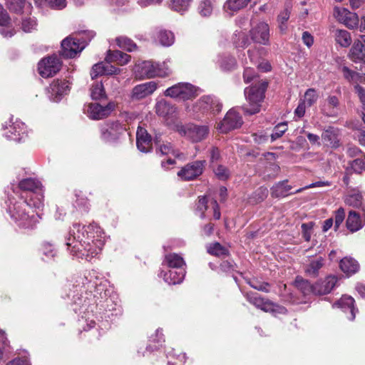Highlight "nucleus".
<instances>
[{"label": "nucleus", "mask_w": 365, "mask_h": 365, "mask_svg": "<svg viewBox=\"0 0 365 365\" xmlns=\"http://www.w3.org/2000/svg\"><path fill=\"white\" fill-rule=\"evenodd\" d=\"M101 232L100 228L96 225H89L87 227L80 224H73L70 231V237L67 240L66 245L73 255L83 258H93L102 250L104 242L94 235Z\"/></svg>", "instance_id": "f257e3e1"}, {"label": "nucleus", "mask_w": 365, "mask_h": 365, "mask_svg": "<svg viewBox=\"0 0 365 365\" xmlns=\"http://www.w3.org/2000/svg\"><path fill=\"white\" fill-rule=\"evenodd\" d=\"M41 208L43 207V195H39L36 200L33 201L31 197L29 200H26L24 204L15 205L13 210H11V217L19 224V226L24 228H31L38 222V217L34 215H30L26 208L30 207Z\"/></svg>", "instance_id": "f03ea898"}, {"label": "nucleus", "mask_w": 365, "mask_h": 365, "mask_svg": "<svg viewBox=\"0 0 365 365\" xmlns=\"http://www.w3.org/2000/svg\"><path fill=\"white\" fill-rule=\"evenodd\" d=\"M267 88V82L262 80L245 89V96L248 102V106L242 107L245 113L253 115L260 111Z\"/></svg>", "instance_id": "7ed1b4c3"}, {"label": "nucleus", "mask_w": 365, "mask_h": 365, "mask_svg": "<svg viewBox=\"0 0 365 365\" xmlns=\"http://www.w3.org/2000/svg\"><path fill=\"white\" fill-rule=\"evenodd\" d=\"M93 37L92 32L85 33L80 37H66L61 42V54L65 58H74L83 51Z\"/></svg>", "instance_id": "20e7f679"}, {"label": "nucleus", "mask_w": 365, "mask_h": 365, "mask_svg": "<svg viewBox=\"0 0 365 365\" xmlns=\"http://www.w3.org/2000/svg\"><path fill=\"white\" fill-rule=\"evenodd\" d=\"M246 299L255 306L264 312L284 314L287 312L286 309L269 299L261 297L255 292H246L245 294Z\"/></svg>", "instance_id": "39448f33"}, {"label": "nucleus", "mask_w": 365, "mask_h": 365, "mask_svg": "<svg viewBox=\"0 0 365 365\" xmlns=\"http://www.w3.org/2000/svg\"><path fill=\"white\" fill-rule=\"evenodd\" d=\"M177 131L182 136L185 137L193 143L202 141L209 133V128L205 125L189 123L177 125Z\"/></svg>", "instance_id": "423d86ee"}, {"label": "nucleus", "mask_w": 365, "mask_h": 365, "mask_svg": "<svg viewBox=\"0 0 365 365\" xmlns=\"http://www.w3.org/2000/svg\"><path fill=\"white\" fill-rule=\"evenodd\" d=\"M125 125L118 121H108L101 127V138L106 143H115L126 132Z\"/></svg>", "instance_id": "0eeeda50"}, {"label": "nucleus", "mask_w": 365, "mask_h": 365, "mask_svg": "<svg viewBox=\"0 0 365 365\" xmlns=\"http://www.w3.org/2000/svg\"><path fill=\"white\" fill-rule=\"evenodd\" d=\"M197 89L190 83H179L165 91V95L182 101L190 100L197 96Z\"/></svg>", "instance_id": "6e6552de"}, {"label": "nucleus", "mask_w": 365, "mask_h": 365, "mask_svg": "<svg viewBox=\"0 0 365 365\" xmlns=\"http://www.w3.org/2000/svg\"><path fill=\"white\" fill-rule=\"evenodd\" d=\"M61 61L56 55L43 58L38 65V71L43 78H49L56 75L61 68Z\"/></svg>", "instance_id": "1a4fd4ad"}, {"label": "nucleus", "mask_w": 365, "mask_h": 365, "mask_svg": "<svg viewBox=\"0 0 365 365\" xmlns=\"http://www.w3.org/2000/svg\"><path fill=\"white\" fill-rule=\"evenodd\" d=\"M333 15L338 21L344 24L349 29L358 28L359 16L356 13L351 12L344 7L335 6Z\"/></svg>", "instance_id": "9d476101"}, {"label": "nucleus", "mask_w": 365, "mask_h": 365, "mask_svg": "<svg viewBox=\"0 0 365 365\" xmlns=\"http://www.w3.org/2000/svg\"><path fill=\"white\" fill-rule=\"evenodd\" d=\"M134 73L135 77L139 79L151 78L162 76L158 64L148 61L135 64Z\"/></svg>", "instance_id": "9b49d317"}, {"label": "nucleus", "mask_w": 365, "mask_h": 365, "mask_svg": "<svg viewBox=\"0 0 365 365\" xmlns=\"http://www.w3.org/2000/svg\"><path fill=\"white\" fill-rule=\"evenodd\" d=\"M205 160H196L182 167L178 173V177L183 180H192L202 175Z\"/></svg>", "instance_id": "f8f14e48"}, {"label": "nucleus", "mask_w": 365, "mask_h": 365, "mask_svg": "<svg viewBox=\"0 0 365 365\" xmlns=\"http://www.w3.org/2000/svg\"><path fill=\"white\" fill-rule=\"evenodd\" d=\"M250 34L255 43L264 46L269 44L270 30L266 22H259L250 30Z\"/></svg>", "instance_id": "ddd939ff"}, {"label": "nucleus", "mask_w": 365, "mask_h": 365, "mask_svg": "<svg viewBox=\"0 0 365 365\" xmlns=\"http://www.w3.org/2000/svg\"><path fill=\"white\" fill-rule=\"evenodd\" d=\"M114 108L115 104L111 102L104 106L98 103H92L88 105L86 112L90 118L100 120L109 116Z\"/></svg>", "instance_id": "4468645a"}, {"label": "nucleus", "mask_w": 365, "mask_h": 365, "mask_svg": "<svg viewBox=\"0 0 365 365\" xmlns=\"http://www.w3.org/2000/svg\"><path fill=\"white\" fill-rule=\"evenodd\" d=\"M348 57L356 63L365 61V34L360 35L354 40L349 49Z\"/></svg>", "instance_id": "2eb2a0df"}, {"label": "nucleus", "mask_w": 365, "mask_h": 365, "mask_svg": "<svg viewBox=\"0 0 365 365\" xmlns=\"http://www.w3.org/2000/svg\"><path fill=\"white\" fill-rule=\"evenodd\" d=\"M242 124V117L235 110H230L223 120L221 122L219 129L222 133H227L231 130L240 127Z\"/></svg>", "instance_id": "dca6fc26"}, {"label": "nucleus", "mask_w": 365, "mask_h": 365, "mask_svg": "<svg viewBox=\"0 0 365 365\" xmlns=\"http://www.w3.org/2000/svg\"><path fill=\"white\" fill-rule=\"evenodd\" d=\"M157 88V84L154 81H150L135 86L133 88L131 98L134 100H140L152 94Z\"/></svg>", "instance_id": "f3484780"}, {"label": "nucleus", "mask_w": 365, "mask_h": 365, "mask_svg": "<svg viewBox=\"0 0 365 365\" xmlns=\"http://www.w3.org/2000/svg\"><path fill=\"white\" fill-rule=\"evenodd\" d=\"M337 278L334 276H329L324 280L318 282L313 285V292L315 294L324 295L329 293L335 287Z\"/></svg>", "instance_id": "a211bd4d"}, {"label": "nucleus", "mask_w": 365, "mask_h": 365, "mask_svg": "<svg viewBox=\"0 0 365 365\" xmlns=\"http://www.w3.org/2000/svg\"><path fill=\"white\" fill-rule=\"evenodd\" d=\"M136 144L139 150L148 153L151 150V138L147 130L138 127L136 132Z\"/></svg>", "instance_id": "6ab92c4d"}, {"label": "nucleus", "mask_w": 365, "mask_h": 365, "mask_svg": "<svg viewBox=\"0 0 365 365\" xmlns=\"http://www.w3.org/2000/svg\"><path fill=\"white\" fill-rule=\"evenodd\" d=\"M339 100L335 96H329L322 105V111L327 116H336L339 110Z\"/></svg>", "instance_id": "aec40b11"}, {"label": "nucleus", "mask_w": 365, "mask_h": 365, "mask_svg": "<svg viewBox=\"0 0 365 365\" xmlns=\"http://www.w3.org/2000/svg\"><path fill=\"white\" fill-rule=\"evenodd\" d=\"M364 225L365 219L362 218L356 211H349L346 220V226L350 232H355L359 231L364 226Z\"/></svg>", "instance_id": "412c9836"}, {"label": "nucleus", "mask_w": 365, "mask_h": 365, "mask_svg": "<svg viewBox=\"0 0 365 365\" xmlns=\"http://www.w3.org/2000/svg\"><path fill=\"white\" fill-rule=\"evenodd\" d=\"M200 106L205 110H210L213 113H219L222 109V104L212 96H205L199 101Z\"/></svg>", "instance_id": "4be33fe9"}, {"label": "nucleus", "mask_w": 365, "mask_h": 365, "mask_svg": "<svg viewBox=\"0 0 365 365\" xmlns=\"http://www.w3.org/2000/svg\"><path fill=\"white\" fill-rule=\"evenodd\" d=\"M131 56L125 53L118 50H108L106 56V61L108 63H116L120 66H123L129 63Z\"/></svg>", "instance_id": "5701e85b"}, {"label": "nucleus", "mask_w": 365, "mask_h": 365, "mask_svg": "<svg viewBox=\"0 0 365 365\" xmlns=\"http://www.w3.org/2000/svg\"><path fill=\"white\" fill-rule=\"evenodd\" d=\"M287 180H283L275 183L271 187V195L273 197H284L289 195L295 194L294 192H290L292 187L287 184Z\"/></svg>", "instance_id": "b1692460"}, {"label": "nucleus", "mask_w": 365, "mask_h": 365, "mask_svg": "<svg viewBox=\"0 0 365 365\" xmlns=\"http://www.w3.org/2000/svg\"><path fill=\"white\" fill-rule=\"evenodd\" d=\"M354 304V298L349 296H343L336 303L334 304V306L341 308L344 311H349L350 316H349L348 318L349 320L352 321L355 319L356 315Z\"/></svg>", "instance_id": "393cba45"}, {"label": "nucleus", "mask_w": 365, "mask_h": 365, "mask_svg": "<svg viewBox=\"0 0 365 365\" xmlns=\"http://www.w3.org/2000/svg\"><path fill=\"white\" fill-rule=\"evenodd\" d=\"M170 269L164 274V279L169 284H180L184 279L185 272L184 269Z\"/></svg>", "instance_id": "a878e982"}, {"label": "nucleus", "mask_w": 365, "mask_h": 365, "mask_svg": "<svg viewBox=\"0 0 365 365\" xmlns=\"http://www.w3.org/2000/svg\"><path fill=\"white\" fill-rule=\"evenodd\" d=\"M164 263L173 269H182L183 266L185 265L183 258L176 253L166 255L165 256Z\"/></svg>", "instance_id": "bb28decb"}, {"label": "nucleus", "mask_w": 365, "mask_h": 365, "mask_svg": "<svg viewBox=\"0 0 365 365\" xmlns=\"http://www.w3.org/2000/svg\"><path fill=\"white\" fill-rule=\"evenodd\" d=\"M324 259L319 257L314 259L305 267V272L312 277H317L319 275V269L324 266Z\"/></svg>", "instance_id": "cd10ccee"}, {"label": "nucleus", "mask_w": 365, "mask_h": 365, "mask_svg": "<svg viewBox=\"0 0 365 365\" xmlns=\"http://www.w3.org/2000/svg\"><path fill=\"white\" fill-rule=\"evenodd\" d=\"M19 187L24 191L36 192L41 190V183L34 178H26L19 182Z\"/></svg>", "instance_id": "c85d7f7f"}, {"label": "nucleus", "mask_w": 365, "mask_h": 365, "mask_svg": "<svg viewBox=\"0 0 365 365\" xmlns=\"http://www.w3.org/2000/svg\"><path fill=\"white\" fill-rule=\"evenodd\" d=\"M340 268L344 273L349 275L356 273L359 269V265L354 259L344 257L340 262Z\"/></svg>", "instance_id": "c756f323"}, {"label": "nucleus", "mask_w": 365, "mask_h": 365, "mask_svg": "<svg viewBox=\"0 0 365 365\" xmlns=\"http://www.w3.org/2000/svg\"><path fill=\"white\" fill-rule=\"evenodd\" d=\"M24 135V125L21 123H16L9 127L6 137L11 140L19 141Z\"/></svg>", "instance_id": "7c9ffc66"}, {"label": "nucleus", "mask_w": 365, "mask_h": 365, "mask_svg": "<svg viewBox=\"0 0 365 365\" xmlns=\"http://www.w3.org/2000/svg\"><path fill=\"white\" fill-rule=\"evenodd\" d=\"M349 165L346 168V174H351L352 172L361 173L365 170V156L364 158H357L350 161Z\"/></svg>", "instance_id": "2f4dec72"}, {"label": "nucleus", "mask_w": 365, "mask_h": 365, "mask_svg": "<svg viewBox=\"0 0 365 365\" xmlns=\"http://www.w3.org/2000/svg\"><path fill=\"white\" fill-rule=\"evenodd\" d=\"M334 37L336 43L342 47L346 48L351 43V34L346 30H336Z\"/></svg>", "instance_id": "473e14b6"}, {"label": "nucleus", "mask_w": 365, "mask_h": 365, "mask_svg": "<svg viewBox=\"0 0 365 365\" xmlns=\"http://www.w3.org/2000/svg\"><path fill=\"white\" fill-rule=\"evenodd\" d=\"M322 138L324 143L331 148H336L340 145L338 136L333 130H325L322 133Z\"/></svg>", "instance_id": "72a5a7b5"}, {"label": "nucleus", "mask_w": 365, "mask_h": 365, "mask_svg": "<svg viewBox=\"0 0 365 365\" xmlns=\"http://www.w3.org/2000/svg\"><path fill=\"white\" fill-rule=\"evenodd\" d=\"M155 109L157 114L163 117H167L170 115H172L175 110L173 106L163 100L158 102L155 106Z\"/></svg>", "instance_id": "f704fd0d"}, {"label": "nucleus", "mask_w": 365, "mask_h": 365, "mask_svg": "<svg viewBox=\"0 0 365 365\" xmlns=\"http://www.w3.org/2000/svg\"><path fill=\"white\" fill-rule=\"evenodd\" d=\"M207 251L209 254L217 257L227 256L229 254L227 249L219 242L209 244L207 246Z\"/></svg>", "instance_id": "c9c22d12"}, {"label": "nucleus", "mask_w": 365, "mask_h": 365, "mask_svg": "<svg viewBox=\"0 0 365 365\" xmlns=\"http://www.w3.org/2000/svg\"><path fill=\"white\" fill-rule=\"evenodd\" d=\"M251 0H227L225 7L231 11H238L247 7Z\"/></svg>", "instance_id": "e433bc0d"}, {"label": "nucleus", "mask_w": 365, "mask_h": 365, "mask_svg": "<svg viewBox=\"0 0 365 365\" xmlns=\"http://www.w3.org/2000/svg\"><path fill=\"white\" fill-rule=\"evenodd\" d=\"M116 44L120 48L125 49L129 52L136 48V44L126 36H119L115 38Z\"/></svg>", "instance_id": "4c0bfd02"}, {"label": "nucleus", "mask_w": 365, "mask_h": 365, "mask_svg": "<svg viewBox=\"0 0 365 365\" xmlns=\"http://www.w3.org/2000/svg\"><path fill=\"white\" fill-rule=\"evenodd\" d=\"M295 287L304 294H309L313 292V285L302 277H297L294 281Z\"/></svg>", "instance_id": "58836bf2"}, {"label": "nucleus", "mask_w": 365, "mask_h": 365, "mask_svg": "<svg viewBox=\"0 0 365 365\" xmlns=\"http://www.w3.org/2000/svg\"><path fill=\"white\" fill-rule=\"evenodd\" d=\"M158 39L161 45L164 46H169L174 42V35L170 31L160 30L158 33Z\"/></svg>", "instance_id": "ea45409f"}, {"label": "nucleus", "mask_w": 365, "mask_h": 365, "mask_svg": "<svg viewBox=\"0 0 365 365\" xmlns=\"http://www.w3.org/2000/svg\"><path fill=\"white\" fill-rule=\"evenodd\" d=\"M362 195L358 192H354L346 195L345 203L349 206L359 207L362 204Z\"/></svg>", "instance_id": "a19ab883"}, {"label": "nucleus", "mask_w": 365, "mask_h": 365, "mask_svg": "<svg viewBox=\"0 0 365 365\" xmlns=\"http://www.w3.org/2000/svg\"><path fill=\"white\" fill-rule=\"evenodd\" d=\"M91 96L93 99L98 100L106 97V92L103 83H96L91 88Z\"/></svg>", "instance_id": "79ce46f5"}, {"label": "nucleus", "mask_w": 365, "mask_h": 365, "mask_svg": "<svg viewBox=\"0 0 365 365\" xmlns=\"http://www.w3.org/2000/svg\"><path fill=\"white\" fill-rule=\"evenodd\" d=\"M215 175L221 180H226L230 178V171L227 168L222 165H217L212 166Z\"/></svg>", "instance_id": "37998d69"}, {"label": "nucleus", "mask_w": 365, "mask_h": 365, "mask_svg": "<svg viewBox=\"0 0 365 365\" xmlns=\"http://www.w3.org/2000/svg\"><path fill=\"white\" fill-rule=\"evenodd\" d=\"M289 16H290V11L287 9H286L283 11H282L277 17L279 29L282 34H284L287 29L286 22L289 19Z\"/></svg>", "instance_id": "c03bdc74"}, {"label": "nucleus", "mask_w": 365, "mask_h": 365, "mask_svg": "<svg viewBox=\"0 0 365 365\" xmlns=\"http://www.w3.org/2000/svg\"><path fill=\"white\" fill-rule=\"evenodd\" d=\"M37 26L36 21L34 17H26L22 20L21 29L25 32H31L36 30Z\"/></svg>", "instance_id": "a18cd8bd"}, {"label": "nucleus", "mask_w": 365, "mask_h": 365, "mask_svg": "<svg viewBox=\"0 0 365 365\" xmlns=\"http://www.w3.org/2000/svg\"><path fill=\"white\" fill-rule=\"evenodd\" d=\"M317 99L318 95L317 91L313 88H309L305 92L304 99L302 102H304V104L310 107L317 102Z\"/></svg>", "instance_id": "49530a36"}, {"label": "nucleus", "mask_w": 365, "mask_h": 365, "mask_svg": "<svg viewBox=\"0 0 365 365\" xmlns=\"http://www.w3.org/2000/svg\"><path fill=\"white\" fill-rule=\"evenodd\" d=\"M247 283L251 287L258 291L264 292L266 293L269 292L270 284L268 282H258L257 280L250 279L247 281Z\"/></svg>", "instance_id": "de8ad7c7"}, {"label": "nucleus", "mask_w": 365, "mask_h": 365, "mask_svg": "<svg viewBox=\"0 0 365 365\" xmlns=\"http://www.w3.org/2000/svg\"><path fill=\"white\" fill-rule=\"evenodd\" d=\"M6 5L9 9L11 11L19 13L21 12L24 4L25 0H6Z\"/></svg>", "instance_id": "09e8293b"}, {"label": "nucleus", "mask_w": 365, "mask_h": 365, "mask_svg": "<svg viewBox=\"0 0 365 365\" xmlns=\"http://www.w3.org/2000/svg\"><path fill=\"white\" fill-rule=\"evenodd\" d=\"M234 43L237 47H245L248 43V38L246 34L242 31H236L233 38Z\"/></svg>", "instance_id": "8fccbe9b"}, {"label": "nucleus", "mask_w": 365, "mask_h": 365, "mask_svg": "<svg viewBox=\"0 0 365 365\" xmlns=\"http://www.w3.org/2000/svg\"><path fill=\"white\" fill-rule=\"evenodd\" d=\"M200 14L203 16H210L212 11V6L210 0L202 1L198 7Z\"/></svg>", "instance_id": "3c124183"}, {"label": "nucleus", "mask_w": 365, "mask_h": 365, "mask_svg": "<svg viewBox=\"0 0 365 365\" xmlns=\"http://www.w3.org/2000/svg\"><path fill=\"white\" fill-rule=\"evenodd\" d=\"M258 76L254 68L246 67L243 72V79L245 83H248L252 81H257Z\"/></svg>", "instance_id": "603ef678"}, {"label": "nucleus", "mask_w": 365, "mask_h": 365, "mask_svg": "<svg viewBox=\"0 0 365 365\" xmlns=\"http://www.w3.org/2000/svg\"><path fill=\"white\" fill-rule=\"evenodd\" d=\"M287 130V123H279L277 125H276L274 128L273 133L271 135L272 140L274 141L277 140V138L282 136V135L285 133V131Z\"/></svg>", "instance_id": "864d4df0"}, {"label": "nucleus", "mask_w": 365, "mask_h": 365, "mask_svg": "<svg viewBox=\"0 0 365 365\" xmlns=\"http://www.w3.org/2000/svg\"><path fill=\"white\" fill-rule=\"evenodd\" d=\"M105 64L103 62L96 63L91 71V76L92 79H94L99 76L105 75Z\"/></svg>", "instance_id": "5fc2aeb1"}, {"label": "nucleus", "mask_w": 365, "mask_h": 365, "mask_svg": "<svg viewBox=\"0 0 365 365\" xmlns=\"http://www.w3.org/2000/svg\"><path fill=\"white\" fill-rule=\"evenodd\" d=\"M345 218V210L343 207H339L334 212V229L336 230Z\"/></svg>", "instance_id": "6e6d98bb"}, {"label": "nucleus", "mask_w": 365, "mask_h": 365, "mask_svg": "<svg viewBox=\"0 0 365 365\" xmlns=\"http://www.w3.org/2000/svg\"><path fill=\"white\" fill-rule=\"evenodd\" d=\"M344 77L349 81H357L359 78V73L349 69L346 66L342 68Z\"/></svg>", "instance_id": "4d7b16f0"}, {"label": "nucleus", "mask_w": 365, "mask_h": 365, "mask_svg": "<svg viewBox=\"0 0 365 365\" xmlns=\"http://www.w3.org/2000/svg\"><path fill=\"white\" fill-rule=\"evenodd\" d=\"M237 61L234 57L228 56L223 59L221 67L226 71H230L235 68Z\"/></svg>", "instance_id": "13d9d810"}, {"label": "nucleus", "mask_w": 365, "mask_h": 365, "mask_svg": "<svg viewBox=\"0 0 365 365\" xmlns=\"http://www.w3.org/2000/svg\"><path fill=\"white\" fill-rule=\"evenodd\" d=\"M209 153L210 165L211 166L215 165V163H217L221 158L220 151L218 148L212 147L209 150Z\"/></svg>", "instance_id": "bf43d9fd"}, {"label": "nucleus", "mask_w": 365, "mask_h": 365, "mask_svg": "<svg viewBox=\"0 0 365 365\" xmlns=\"http://www.w3.org/2000/svg\"><path fill=\"white\" fill-rule=\"evenodd\" d=\"M151 338L153 339V341H156V342L158 343V345H155L154 348H153L150 344L147 347V349H151V351L158 349L160 346H162V343L165 341L163 338V330L160 329L156 330L155 338H154L153 336H152Z\"/></svg>", "instance_id": "052dcab7"}, {"label": "nucleus", "mask_w": 365, "mask_h": 365, "mask_svg": "<svg viewBox=\"0 0 365 365\" xmlns=\"http://www.w3.org/2000/svg\"><path fill=\"white\" fill-rule=\"evenodd\" d=\"M207 200L205 197H200L198 202L196 205L197 210L200 211L201 212L200 217L204 218L205 217V212L207 209Z\"/></svg>", "instance_id": "680f3d73"}, {"label": "nucleus", "mask_w": 365, "mask_h": 365, "mask_svg": "<svg viewBox=\"0 0 365 365\" xmlns=\"http://www.w3.org/2000/svg\"><path fill=\"white\" fill-rule=\"evenodd\" d=\"M6 365H31L28 356H18L9 361Z\"/></svg>", "instance_id": "e2e57ef3"}, {"label": "nucleus", "mask_w": 365, "mask_h": 365, "mask_svg": "<svg viewBox=\"0 0 365 365\" xmlns=\"http://www.w3.org/2000/svg\"><path fill=\"white\" fill-rule=\"evenodd\" d=\"M10 17L6 11L0 4V26H6L10 24Z\"/></svg>", "instance_id": "0e129e2a"}, {"label": "nucleus", "mask_w": 365, "mask_h": 365, "mask_svg": "<svg viewBox=\"0 0 365 365\" xmlns=\"http://www.w3.org/2000/svg\"><path fill=\"white\" fill-rule=\"evenodd\" d=\"M49 6L54 9L61 10L66 6V0H46Z\"/></svg>", "instance_id": "69168bd1"}, {"label": "nucleus", "mask_w": 365, "mask_h": 365, "mask_svg": "<svg viewBox=\"0 0 365 365\" xmlns=\"http://www.w3.org/2000/svg\"><path fill=\"white\" fill-rule=\"evenodd\" d=\"M157 153H160L162 155H169L174 153L173 148L170 143H163L159 145L157 149Z\"/></svg>", "instance_id": "338daca9"}, {"label": "nucleus", "mask_w": 365, "mask_h": 365, "mask_svg": "<svg viewBox=\"0 0 365 365\" xmlns=\"http://www.w3.org/2000/svg\"><path fill=\"white\" fill-rule=\"evenodd\" d=\"M236 268V264H235L233 262L231 261H223L220 264V269L225 272H230L232 271L235 270Z\"/></svg>", "instance_id": "774afa93"}]
</instances>
